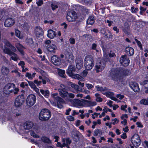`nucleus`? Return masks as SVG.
<instances>
[{"mask_svg": "<svg viewBox=\"0 0 148 148\" xmlns=\"http://www.w3.org/2000/svg\"><path fill=\"white\" fill-rule=\"evenodd\" d=\"M76 70L75 66L73 65H69L66 70V73L69 76L73 78L77 79L81 81H84V78L78 74H74L73 72Z\"/></svg>", "mask_w": 148, "mask_h": 148, "instance_id": "nucleus-1", "label": "nucleus"}, {"mask_svg": "<svg viewBox=\"0 0 148 148\" xmlns=\"http://www.w3.org/2000/svg\"><path fill=\"white\" fill-rule=\"evenodd\" d=\"M51 114L48 109H44L42 110L39 115V119L42 121L48 120L51 117Z\"/></svg>", "mask_w": 148, "mask_h": 148, "instance_id": "nucleus-2", "label": "nucleus"}, {"mask_svg": "<svg viewBox=\"0 0 148 148\" xmlns=\"http://www.w3.org/2000/svg\"><path fill=\"white\" fill-rule=\"evenodd\" d=\"M84 63L85 67L87 70L91 69L94 65L93 59L89 56H87L86 57Z\"/></svg>", "mask_w": 148, "mask_h": 148, "instance_id": "nucleus-3", "label": "nucleus"}, {"mask_svg": "<svg viewBox=\"0 0 148 148\" xmlns=\"http://www.w3.org/2000/svg\"><path fill=\"white\" fill-rule=\"evenodd\" d=\"M60 58L65 61L69 63H72L74 62V58L72 53L70 52H66L64 54H61L60 55Z\"/></svg>", "mask_w": 148, "mask_h": 148, "instance_id": "nucleus-4", "label": "nucleus"}, {"mask_svg": "<svg viewBox=\"0 0 148 148\" xmlns=\"http://www.w3.org/2000/svg\"><path fill=\"white\" fill-rule=\"evenodd\" d=\"M130 140L132 145L136 147H138L140 144V139L137 134H135L132 136Z\"/></svg>", "mask_w": 148, "mask_h": 148, "instance_id": "nucleus-5", "label": "nucleus"}, {"mask_svg": "<svg viewBox=\"0 0 148 148\" xmlns=\"http://www.w3.org/2000/svg\"><path fill=\"white\" fill-rule=\"evenodd\" d=\"M36 100V96L34 94H31L27 97L26 100V104L29 106H32L35 103Z\"/></svg>", "mask_w": 148, "mask_h": 148, "instance_id": "nucleus-6", "label": "nucleus"}, {"mask_svg": "<svg viewBox=\"0 0 148 148\" xmlns=\"http://www.w3.org/2000/svg\"><path fill=\"white\" fill-rule=\"evenodd\" d=\"M51 41L49 40H46L45 41V44L47 45V49L50 52L55 53L57 49V47L55 44L51 43Z\"/></svg>", "mask_w": 148, "mask_h": 148, "instance_id": "nucleus-7", "label": "nucleus"}, {"mask_svg": "<svg viewBox=\"0 0 148 148\" xmlns=\"http://www.w3.org/2000/svg\"><path fill=\"white\" fill-rule=\"evenodd\" d=\"M58 91L59 92L60 95L63 98L66 97L67 98L70 97L73 98L75 97L74 94L71 93H69L64 89L60 88L58 89Z\"/></svg>", "mask_w": 148, "mask_h": 148, "instance_id": "nucleus-8", "label": "nucleus"}, {"mask_svg": "<svg viewBox=\"0 0 148 148\" xmlns=\"http://www.w3.org/2000/svg\"><path fill=\"white\" fill-rule=\"evenodd\" d=\"M66 19L69 22H72L75 20L77 18V14L74 11H69L67 14Z\"/></svg>", "mask_w": 148, "mask_h": 148, "instance_id": "nucleus-9", "label": "nucleus"}, {"mask_svg": "<svg viewBox=\"0 0 148 148\" xmlns=\"http://www.w3.org/2000/svg\"><path fill=\"white\" fill-rule=\"evenodd\" d=\"M110 75L112 78L115 79V78L121 79V78H123L125 75L123 73H122L120 72H118L116 70L112 71L110 73Z\"/></svg>", "mask_w": 148, "mask_h": 148, "instance_id": "nucleus-10", "label": "nucleus"}, {"mask_svg": "<svg viewBox=\"0 0 148 148\" xmlns=\"http://www.w3.org/2000/svg\"><path fill=\"white\" fill-rule=\"evenodd\" d=\"M15 87V85L13 83H10L7 84L4 88V92L6 94H9L12 92L13 88Z\"/></svg>", "mask_w": 148, "mask_h": 148, "instance_id": "nucleus-11", "label": "nucleus"}, {"mask_svg": "<svg viewBox=\"0 0 148 148\" xmlns=\"http://www.w3.org/2000/svg\"><path fill=\"white\" fill-rule=\"evenodd\" d=\"M15 23L14 18H8L5 19L4 23V25L5 27H9L13 26Z\"/></svg>", "mask_w": 148, "mask_h": 148, "instance_id": "nucleus-12", "label": "nucleus"}, {"mask_svg": "<svg viewBox=\"0 0 148 148\" xmlns=\"http://www.w3.org/2000/svg\"><path fill=\"white\" fill-rule=\"evenodd\" d=\"M24 96L23 95L18 96L16 98L15 102V106L16 107L21 106L24 100Z\"/></svg>", "mask_w": 148, "mask_h": 148, "instance_id": "nucleus-13", "label": "nucleus"}, {"mask_svg": "<svg viewBox=\"0 0 148 148\" xmlns=\"http://www.w3.org/2000/svg\"><path fill=\"white\" fill-rule=\"evenodd\" d=\"M51 60L52 63L55 65H59L60 64L61 61L63 62V60L58 57L57 56L54 55L51 58Z\"/></svg>", "mask_w": 148, "mask_h": 148, "instance_id": "nucleus-14", "label": "nucleus"}, {"mask_svg": "<svg viewBox=\"0 0 148 148\" xmlns=\"http://www.w3.org/2000/svg\"><path fill=\"white\" fill-rule=\"evenodd\" d=\"M62 142L63 143L62 144L60 142L57 143L56 144L57 146L62 148L64 147L67 146V148H69V147L68 146V145L71 143V141L69 138H67L65 139H63Z\"/></svg>", "mask_w": 148, "mask_h": 148, "instance_id": "nucleus-15", "label": "nucleus"}, {"mask_svg": "<svg viewBox=\"0 0 148 148\" xmlns=\"http://www.w3.org/2000/svg\"><path fill=\"white\" fill-rule=\"evenodd\" d=\"M121 64L124 66H127L129 64L130 60L126 56H122L120 59Z\"/></svg>", "mask_w": 148, "mask_h": 148, "instance_id": "nucleus-16", "label": "nucleus"}, {"mask_svg": "<svg viewBox=\"0 0 148 148\" xmlns=\"http://www.w3.org/2000/svg\"><path fill=\"white\" fill-rule=\"evenodd\" d=\"M105 64L103 62L99 61L96 62L95 66L97 72L101 71L104 69Z\"/></svg>", "mask_w": 148, "mask_h": 148, "instance_id": "nucleus-17", "label": "nucleus"}, {"mask_svg": "<svg viewBox=\"0 0 148 148\" xmlns=\"http://www.w3.org/2000/svg\"><path fill=\"white\" fill-rule=\"evenodd\" d=\"M131 88L135 92H138L140 90L138 85L137 83L134 82H131L130 83Z\"/></svg>", "mask_w": 148, "mask_h": 148, "instance_id": "nucleus-18", "label": "nucleus"}, {"mask_svg": "<svg viewBox=\"0 0 148 148\" xmlns=\"http://www.w3.org/2000/svg\"><path fill=\"white\" fill-rule=\"evenodd\" d=\"M34 126L33 123L30 121H27L24 123L23 127L25 130H29L31 129Z\"/></svg>", "mask_w": 148, "mask_h": 148, "instance_id": "nucleus-19", "label": "nucleus"}, {"mask_svg": "<svg viewBox=\"0 0 148 148\" xmlns=\"http://www.w3.org/2000/svg\"><path fill=\"white\" fill-rule=\"evenodd\" d=\"M34 32L36 33V36L37 37H43L42 30L40 27H36L35 29Z\"/></svg>", "mask_w": 148, "mask_h": 148, "instance_id": "nucleus-20", "label": "nucleus"}, {"mask_svg": "<svg viewBox=\"0 0 148 148\" xmlns=\"http://www.w3.org/2000/svg\"><path fill=\"white\" fill-rule=\"evenodd\" d=\"M47 32V36L49 38L52 39L56 37V33L52 30L49 29Z\"/></svg>", "mask_w": 148, "mask_h": 148, "instance_id": "nucleus-21", "label": "nucleus"}, {"mask_svg": "<svg viewBox=\"0 0 148 148\" xmlns=\"http://www.w3.org/2000/svg\"><path fill=\"white\" fill-rule=\"evenodd\" d=\"M81 100L75 99L71 102L74 106L78 107L81 106Z\"/></svg>", "mask_w": 148, "mask_h": 148, "instance_id": "nucleus-22", "label": "nucleus"}, {"mask_svg": "<svg viewBox=\"0 0 148 148\" xmlns=\"http://www.w3.org/2000/svg\"><path fill=\"white\" fill-rule=\"evenodd\" d=\"M51 96L56 101L60 102L61 103H63V100L58 96V93H54L51 95Z\"/></svg>", "mask_w": 148, "mask_h": 148, "instance_id": "nucleus-23", "label": "nucleus"}, {"mask_svg": "<svg viewBox=\"0 0 148 148\" xmlns=\"http://www.w3.org/2000/svg\"><path fill=\"white\" fill-rule=\"evenodd\" d=\"M76 62L77 68L78 69H81L83 66V61L80 59H77Z\"/></svg>", "mask_w": 148, "mask_h": 148, "instance_id": "nucleus-24", "label": "nucleus"}, {"mask_svg": "<svg viewBox=\"0 0 148 148\" xmlns=\"http://www.w3.org/2000/svg\"><path fill=\"white\" fill-rule=\"evenodd\" d=\"M106 95L107 97L110 98L112 100L115 101H116L117 100V99L114 97V94L113 92H107L106 93Z\"/></svg>", "mask_w": 148, "mask_h": 148, "instance_id": "nucleus-25", "label": "nucleus"}, {"mask_svg": "<svg viewBox=\"0 0 148 148\" xmlns=\"http://www.w3.org/2000/svg\"><path fill=\"white\" fill-rule=\"evenodd\" d=\"M125 50L127 54L130 56H132L134 53V49L130 47H127L125 49Z\"/></svg>", "mask_w": 148, "mask_h": 148, "instance_id": "nucleus-26", "label": "nucleus"}, {"mask_svg": "<svg viewBox=\"0 0 148 148\" xmlns=\"http://www.w3.org/2000/svg\"><path fill=\"white\" fill-rule=\"evenodd\" d=\"M71 86L73 88L71 91L74 93H77L79 90V86L73 83L71 84Z\"/></svg>", "mask_w": 148, "mask_h": 148, "instance_id": "nucleus-27", "label": "nucleus"}, {"mask_svg": "<svg viewBox=\"0 0 148 148\" xmlns=\"http://www.w3.org/2000/svg\"><path fill=\"white\" fill-rule=\"evenodd\" d=\"M40 142V143H41L40 145L41 144L42 142L41 140L44 143H47L50 144L51 143V141L48 138L45 136H42L41 138Z\"/></svg>", "mask_w": 148, "mask_h": 148, "instance_id": "nucleus-28", "label": "nucleus"}, {"mask_svg": "<svg viewBox=\"0 0 148 148\" xmlns=\"http://www.w3.org/2000/svg\"><path fill=\"white\" fill-rule=\"evenodd\" d=\"M16 47L18 49V50L22 54H23L24 52L23 49L24 48V47L23 45L19 43H16L15 45Z\"/></svg>", "mask_w": 148, "mask_h": 148, "instance_id": "nucleus-29", "label": "nucleus"}, {"mask_svg": "<svg viewBox=\"0 0 148 148\" xmlns=\"http://www.w3.org/2000/svg\"><path fill=\"white\" fill-rule=\"evenodd\" d=\"M4 42L6 46L10 47L11 49L13 51H16V48L12 46L7 40H4Z\"/></svg>", "mask_w": 148, "mask_h": 148, "instance_id": "nucleus-30", "label": "nucleus"}, {"mask_svg": "<svg viewBox=\"0 0 148 148\" xmlns=\"http://www.w3.org/2000/svg\"><path fill=\"white\" fill-rule=\"evenodd\" d=\"M41 73L42 74V76L45 79H43L42 80L43 83V84H46V81L47 82H49V80L47 77V75L46 73L44 72L43 71L41 70Z\"/></svg>", "mask_w": 148, "mask_h": 148, "instance_id": "nucleus-31", "label": "nucleus"}, {"mask_svg": "<svg viewBox=\"0 0 148 148\" xmlns=\"http://www.w3.org/2000/svg\"><path fill=\"white\" fill-rule=\"evenodd\" d=\"M94 22V18L93 16H90L87 21L88 24L92 25Z\"/></svg>", "mask_w": 148, "mask_h": 148, "instance_id": "nucleus-32", "label": "nucleus"}, {"mask_svg": "<svg viewBox=\"0 0 148 148\" xmlns=\"http://www.w3.org/2000/svg\"><path fill=\"white\" fill-rule=\"evenodd\" d=\"M36 74V73H34L32 74L30 73L27 72L25 75V76L28 79H32L35 77Z\"/></svg>", "mask_w": 148, "mask_h": 148, "instance_id": "nucleus-33", "label": "nucleus"}, {"mask_svg": "<svg viewBox=\"0 0 148 148\" xmlns=\"http://www.w3.org/2000/svg\"><path fill=\"white\" fill-rule=\"evenodd\" d=\"M15 34L16 36L20 39H22L23 37V35L21 33L20 31L18 30H15Z\"/></svg>", "mask_w": 148, "mask_h": 148, "instance_id": "nucleus-34", "label": "nucleus"}, {"mask_svg": "<svg viewBox=\"0 0 148 148\" xmlns=\"http://www.w3.org/2000/svg\"><path fill=\"white\" fill-rule=\"evenodd\" d=\"M10 56H11V59L14 61H17L18 59V57L17 55L13 52H12Z\"/></svg>", "mask_w": 148, "mask_h": 148, "instance_id": "nucleus-35", "label": "nucleus"}, {"mask_svg": "<svg viewBox=\"0 0 148 148\" xmlns=\"http://www.w3.org/2000/svg\"><path fill=\"white\" fill-rule=\"evenodd\" d=\"M56 102H53V101H51V104L54 106H57L58 107L61 108L62 107V106L61 105H59V103H60V102L57 101Z\"/></svg>", "mask_w": 148, "mask_h": 148, "instance_id": "nucleus-36", "label": "nucleus"}, {"mask_svg": "<svg viewBox=\"0 0 148 148\" xmlns=\"http://www.w3.org/2000/svg\"><path fill=\"white\" fill-rule=\"evenodd\" d=\"M1 71L3 74L7 75L9 72V69L7 67L5 66L2 67Z\"/></svg>", "mask_w": 148, "mask_h": 148, "instance_id": "nucleus-37", "label": "nucleus"}, {"mask_svg": "<svg viewBox=\"0 0 148 148\" xmlns=\"http://www.w3.org/2000/svg\"><path fill=\"white\" fill-rule=\"evenodd\" d=\"M88 100L82 99L81 101V106L87 107H88Z\"/></svg>", "mask_w": 148, "mask_h": 148, "instance_id": "nucleus-38", "label": "nucleus"}, {"mask_svg": "<svg viewBox=\"0 0 148 148\" xmlns=\"http://www.w3.org/2000/svg\"><path fill=\"white\" fill-rule=\"evenodd\" d=\"M58 72L60 76L62 77H65V72L64 70L59 69L58 70Z\"/></svg>", "mask_w": 148, "mask_h": 148, "instance_id": "nucleus-39", "label": "nucleus"}, {"mask_svg": "<svg viewBox=\"0 0 148 148\" xmlns=\"http://www.w3.org/2000/svg\"><path fill=\"white\" fill-rule=\"evenodd\" d=\"M40 92L44 96L47 98L49 96V91L48 90L45 91L43 90H40Z\"/></svg>", "mask_w": 148, "mask_h": 148, "instance_id": "nucleus-40", "label": "nucleus"}, {"mask_svg": "<svg viewBox=\"0 0 148 148\" xmlns=\"http://www.w3.org/2000/svg\"><path fill=\"white\" fill-rule=\"evenodd\" d=\"M30 142L33 143L35 144L38 145L40 148L41 147V145H40L41 143H40V140H39L37 141L35 140L34 139H31V140Z\"/></svg>", "mask_w": 148, "mask_h": 148, "instance_id": "nucleus-41", "label": "nucleus"}, {"mask_svg": "<svg viewBox=\"0 0 148 148\" xmlns=\"http://www.w3.org/2000/svg\"><path fill=\"white\" fill-rule=\"evenodd\" d=\"M95 96L96 97L95 100L99 102L102 101V99L100 97V95L99 94L96 93L95 94Z\"/></svg>", "mask_w": 148, "mask_h": 148, "instance_id": "nucleus-42", "label": "nucleus"}, {"mask_svg": "<svg viewBox=\"0 0 148 148\" xmlns=\"http://www.w3.org/2000/svg\"><path fill=\"white\" fill-rule=\"evenodd\" d=\"M97 103L96 101H88V107H93L96 105Z\"/></svg>", "mask_w": 148, "mask_h": 148, "instance_id": "nucleus-43", "label": "nucleus"}, {"mask_svg": "<svg viewBox=\"0 0 148 148\" xmlns=\"http://www.w3.org/2000/svg\"><path fill=\"white\" fill-rule=\"evenodd\" d=\"M58 3L56 2H54L52 3L51 4V7L52 10H54L56 8H58Z\"/></svg>", "mask_w": 148, "mask_h": 148, "instance_id": "nucleus-44", "label": "nucleus"}, {"mask_svg": "<svg viewBox=\"0 0 148 148\" xmlns=\"http://www.w3.org/2000/svg\"><path fill=\"white\" fill-rule=\"evenodd\" d=\"M3 52L8 55H11V53L12 52L10 51L8 48L4 47V49L3 50Z\"/></svg>", "mask_w": 148, "mask_h": 148, "instance_id": "nucleus-45", "label": "nucleus"}, {"mask_svg": "<svg viewBox=\"0 0 148 148\" xmlns=\"http://www.w3.org/2000/svg\"><path fill=\"white\" fill-rule=\"evenodd\" d=\"M140 103L141 104L148 105V100L147 99H143L140 100Z\"/></svg>", "mask_w": 148, "mask_h": 148, "instance_id": "nucleus-46", "label": "nucleus"}, {"mask_svg": "<svg viewBox=\"0 0 148 148\" xmlns=\"http://www.w3.org/2000/svg\"><path fill=\"white\" fill-rule=\"evenodd\" d=\"M134 40L140 49L141 50H143L142 45L140 42L136 38H135Z\"/></svg>", "mask_w": 148, "mask_h": 148, "instance_id": "nucleus-47", "label": "nucleus"}, {"mask_svg": "<svg viewBox=\"0 0 148 148\" xmlns=\"http://www.w3.org/2000/svg\"><path fill=\"white\" fill-rule=\"evenodd\" d=\"M30 134L31 136L35 138H39L40 137L39 136L37 135L32 130L30 132Z\"/></svg>", "mask_w": 148, "mask_h": 148, "instance_id": "nucleus-48", "label": "nucleus"}, {"mask_svg": "<svg viewBox=\"0 0 148 148\" xmlns=\"http://www.w3.org/2000/svg\"><path fill=\"white\" fill-rule=\"evenodd\" d=\"M146 89H148V80H145L142 83Z\"/></svg>", "mask_w": 148, "mask_h": 148, "instance_id": "nucleus-49", "label": "nucleus"}, {"mask_svg": "<svg viewBox=\"0 0 148 148\" xmlns=\"http://www.w3.org/2000/svg\"><path fill=\"white\" fill-rule=\"evenodd\" d=\"M36 4L38 6L42 5L43 3V0H36Z\"/></svg>", "mask_w": 148, "mask_h": 148, "instance_id": "nucleus-50", "label": "nucleus"}, {"mask_svg": "<svg viewBox=\"0 0 148 148\" xmlns=\"http://www.w3.org/2000/svg\"><path fill=\"white\" fill-rule=\"evenodd\" d=\"M97 44L95 43H92V45L91 48L93 50H96V51L97 52H98V50L97 49Z\"/></svg>", "mask_w": 148, "mask_h": 148, "instance_id": "nucleus-51", "label": "nucleus"}, {"mask_svg": "<svg viewBox=\"0 0 148 148\" xmlns=\"http://www.w3.org/2000/svg\"><path fill=\"white\" fill-rule=\"evenodd\" d=\"M131 12L132 13H136L137 12L138 10V8H134V7H132L131 8Z\"/></svg>", "mask_w": 148, "mask_h": 148, "instance_id": "nucleus-52", "label": "nucleus"}, {"mask_svg": "<svg viewBox=\"0 0 148 148\" xmlns=\"http://www.w3.org/2000/svg\"><path fill=\"white\" fill-rule=\"evenodd\" d=\"M127 105H122L121 106V110L124 111L125 112H127V111L125 109L127 108Z\"/></svg>", "mask_w": 148, "mask_h": 148, "instance_id": "nucleus-53", "label": "nucleus"}, {"mask_svg": "<svg viewBox=\"0 0 148 148\" xmlns=\"http://www.w3.org/2000/svg\"><path fill=\"white\" fill-rule=\"evenodd\" d=\"M101 131L98 130H96L94 131V135L95 136H97L99 134H101Z\"/></svg>", "mask_w": 148, "mask_h": 148, "instance_id": "nucleus-54", "label": "nucleus"}, {"mask_svg": "<svg viewBox=\"0 0 148 148\" xmlns=\"http://www.w3.org/2000/svg\"><path fill=\"white\" fill-rule=\"evenodd\" d=\"M85 85L87 89L88 90H90L94 87L93 85L90 84H86Z\"/></svg>", "mask_w": 148, "mask_h": 148, "instance_id": "nucleus-55", "label": "nucleus"}, {"mask_svg": "<svg viewBox=\"0 0 148 148\" xmlns=\"http://www.w3.org/2000/svg\"><path fill=\"white\" fill-rule=\"evenodd\" d=\"M66 118L68 121H73L75 120L74 118L71 115L68 116Z\"/></svg>", "mask_w": 148, "mask_h": 148, "instance_id": "nucleus-56", "label": "nucleus"}, {"mask_svg": "<svg viewBox=\"0 0 148 148\" xmlns=\"http://www.w3.org/2000/svg\"><path fill=\"white\" fill-rule=\"evenodd\" d=\"M11 72L15 73L17 76L20 77L21 76V74L16 69L12 71Z\"/></svg>", "mask_w": 148, "mask_h": 148, "instance_id": "nucleus-57", "label": "nucleus"}, {"mask_svg": "<svg viewBox=\"0 0 148 148\" xmlns=\"http://www.w3.org/2000/svg\"><path fill=\"white\" fill-rule=\"evenodd\" d=\"M13 89V91L12 92H13L14 94H17L18 92L19 91V89L17 88H16L15 87L14 88H13L12 89Z\"/></svg>", "mask_w": 148, "mask_h": 148, "instance_id": "nucleus-58", "label": "nucleus"}, {"mask_svg": "<svg viewBox=\"0 0 148 148\" xmlns=\"http://www.w3.org/2000/svg\"><path fill=\"white\" fill-rule=\"evenodd\" d=\"M144 148H148V142L145 141L142 143Z\"/></svg>", "mask_w": 148, "mask_h": 148, "instance_id": "nucleus-59", "label": "nucleus"}, {"mask_svg": "<svg viewBox=\"0 0 148 148\" xmlns=\"http://www.w3.org/2000/svg\"><path fill=\"white\" fill-rule=\"evenodd\" d=\"M29 84V86L32 88H34L35 87H36V86L34 83L33 82H28Z\"/></svg>", "mask_w": 148, "mask_h": 148, "instance_id": "nucleus-60", "label": "nucleus"}, {"mask_svg": "<svg viewBox=\"0 0 148 148\" xmlns=\"http://www.w3.org/2000/svg\"><path fill=\"white\" fill-rule=\"evenodd\" d=\"M113 101L111 100L108 101L106 103L107 104L108 106L110 107H112V105Z\"/></svg>", "mask_w": 148, "mask_h": 148, "instance_id": "nucleus-61", "label": "nucleus"}, {"mask_svg": "<svg viewBox=\"0 0 148 148\" xmlns=\"http://www.w3.org/2000/svg\"><path fill=\"white\" fill-rule=\"evenodd\" d=\"M112 124L113 125H115L116 124H117L118 123L119 120L116 118H115L114 119H113L112 120Z\"/></svg>", "mask_w": 148, "mask_h": 148, "instance_id": "nucleus-62", "label": "nucleus"}, {"mask_svg": "<svg viewBox=\"0 0 148 148\" xmlns=\"http://www.w3.org/2000/svg\"><path fill=\"white\" fill-rule=\"evenodd\" d=\"M70 43L72 44H74L75 43V40L74 38H71L69 40Z\"/></svg>", "mask_w": 148, "mask_h": 148, "instance_id": "nucleus-63", "label": "nucleus"}, {"mask_svg": "<svg viewBox=\"0 0 148 148\" xmlns=\"http://www.w3.org/2000/svg\"><path fill=\"white\" fill-rule=\"evenodd\" d=\"M87 71L86 70H84L82 73V75L84 77H86L88 74Z\"/></svg>", "mask_w": 148, "mask_h": 148, "instance_id": "nucleus-64", "label": "nucleus"}]
</instances>
